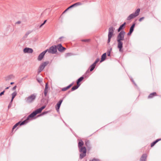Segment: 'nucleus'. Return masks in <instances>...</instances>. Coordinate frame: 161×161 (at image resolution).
Segmentation results:
<instances>
[{"label":"nucleus","instance_id":"nucleus-1","mask_svg":"<svg viewBox=\"0 0 161 161\" xmlns=\"http://www.w3.org/2000/svg\"><path fill=\"white\" fill-rule=\"evenodd\" d=\"M125 34L124 31H121L118 34L117 38V47L119 49L120 52H122L123 42L122 41L124 40V36Z\"/></svg>","mask_w":161,"mask_h":161},{"label":"nucleus","instance_id":"nucleus-2","mask_svg":"<svg viewBox=\"0 0 161 161\" xmlns=\"http://www.w3.org/2000/svg\"><path fill=\"white\" fill-rule=\"evenodd\" d=\"M79 149V152L81 153L80 154V159H81L86 156V149L85 147H81Z\"/></svg>","mask_w":161,"mask_h":161},{"label":"nucleus","instance_id":"nucleus-3","mask_svg":"<svg viewBox=\"0 0 161 161\" xmlns=\"http://www.w3.org/2000/svg\"><path fill=\"white\" fill-rule=\"evenodd\" d=\"M140 9L139 8L137 9L134 13L130 15L127 18V20H130V19L134 18L138 16L140 12Z\"/></svg>","mask_w":161,"mask_h":161},{"label":"nucleus","instance_id":"nucleus-4","mask_svg":"<svg viewBox=\"0 0 161 161\" xmlns=\"http://www.w3.org/2000/svg\"><path fill=\"white\" fill-rule=\"evenodd\" d=\"M46 53L48 52V53L52 54H55L57 52L56 46H53L50 47L48 49L45 50Z\"/></svg>","mask_w":161,"mask_h":161},{"label":"nucleus","instance_id":"nucleus-5","mask_svg":"<svg viewBox=\"0 0 161 161\" xmlns=\"http://www.w3.org/2000/svg\"><path fill=\"white\" fill-rule=\"evenodd\" d=\"M49 63V62L48 61L42 63L39 68L38 69V72L40 73L44 69L45 67Z\"/></svg>","mask_w":161,"mask_h":161},{"label":"nucleus","instance_id":"nucleus-6","mask_svg":"<svg viewBox=\"0 0 161 161\" xmlns=\"http://www.w3.org/2000/svg\"><path fill=\"white\" fill-rule=\"evenodd\" d=\"M56 46V49L60 52H63L66 50V48L62 46L61 44H59Z\"/></svg>","mask_w":161,"mask_h":161},{"label":"nucleus","instance_id":"nucleus-7","mask_svg":"<svg viewBox=\"0 0 161 161\" xmlns=\"http://www.w3.org/2000/svg\"><path fill=\"white\" fill-rule=\"evenodd\" d=\"M63 101H58L56 105L55 106V108L57 112L59 113V108Z\"/></svg>","mask_w":161,"mask_h":161},{"label":"nucleus","instance_id":"nucleus-8","mask_svg":"<svg viewBox=\"0 0 161 161\" xmlns=\"http://www.w3.org/2000/svg\"><path fill=\"white\" fill-rule=\"evenodd\" d=\"M46 53V52L45 51L40 54L38 58V60L39 61L41 60L43 58V57Z\"/></svg>","mask_w":161,"mask_h":161},{"label":"nucleus","instance_id":"nucleus-9","mask_svg":"<svg viewBox=\"0 0 161 161\" xmlns=\"http://www.w3.org/2000/svg\"><path fill=\"white\" fill-rule=\"evenodd\" d=\"M147 155L145 153L143 154L140 159V161H146L147 160Z\"/></svg>","mask_w":161,"mask_h":161},{"label":"nucleus","instance_id":"nucleus-10","mask_svg":"<svg viewBox=\"0 0 161 161\" xmlns=\"http://www.w3.org/2000/svg\"><path fill=\"white\" fill-rule=\"evenodd\" d=\"M33 50L31 48H25L24 49V52L25 53H31L33 52Z\"/></svg>","mask_w":161,"mask_h":161},{"label":"nucleus","instance_id":"nucleus-11","mask_svg":"<svg viewBox=\"0 0 161 161\" xmlns=\"http://www.w3.org/2000/svg\"><path fill=\"white\" fill-rule=\"evenodd\" d=\"M29 119H28V118H27V119L25 120H24L23 121H19V125L20 126H21L22 125H26L29 122Z\"/></svg>","mask_w":161,"mask_h":161},{"label":"nucleus","instance_id":"nucleus-12","mask_svg":"<svg viewBox=\"0 0 161 161\" xmlns=\"http://www.w3.org/2000/svg\"><path fill=\"white\" fill-rule=\"evenodd\" d=\"M36 97V95L35 94H33L30 96L28 98V99L29 101H32L35 99Z\"/></svg>","mask_w":161,"mask_h":161},{"label":"nucleus","instance_id":"nucleus-13","mask_svg":"<svg viewBox=\"0 0 161 161\" xmlns=\"http://www.w3.org/2000/svg\"><path fill=\"white\" fill-rule=\"evenodd\" d=\"M36 115V113L34 111L33 112H32L31 114L29 115L28 116L27 118L28 119H29L30 118H32L35 117Z\"/></svg>","mask_w":161,"mask_h":161},{"label":"nucleus","instance_id":"nucleus-14","mask_svg":"<svg viewBox=\"0 0 161 161\" xmlns=\"http://www.w3.org/2000/svg\"><path fill=\"white\" fill-rule=\"evenodd\" d=\"M85 145L89 149L91 148L90 142L89 140H86L85 141Z\"/></svg>","mask_w":161,"mask_h":161},{"label":"nucleus","instance_id":"nucleus-15","mask_svg":"<svg viewBox=\"0 0 161 161\" xmlns=\"http://www.w3.org/2000/svg\"><path fill=\"white\" fill-rule=\"evenodd\" d=\"M160 140H161L160 138L156 139L151 143V147H153L157 142Z\"/></svg>","mask_w":161,"mask_h":161},{"label":"nucleus","instance_id":"nucleus-16","mask_svg":"<svg viewBox=\"0 0 161 161\" xmlns=\"http://www.w3.org/2000/svg\"><path fill=\"white\" fill-rule=\"evenodd\" d=\"M83 144V142L82 140H80L78 143V147L79 149L81 147H83L82 146Z\"/></svg>","mask_w":161,"mask_h":161},{"label":"nucleus","instance_id":"nucleus-17","mask_svg":"<svg viewBox=\"0 0 161 161\" xmlns=\"http://www.w3.org/2000/svg\"><path fill=\"white\" fill-rule=\"evenodd\" d=\"M157 95V93L155 92L151 93L148 96V97L150 98H152L154 97Z\"/></svg>","mask_w":161,"mask_h":161},{"label":"nucleus","instance_id":"nucleus-18","mask_svg":"<svg viewBox=\"0 0 161 161\" xmlns=\"http://www.w3.org/2000/svg\"><path fill=\"white\" fill-rule=\"evenodd\" d=\"M125 24L126 23L125 22L122 25L120 26L118 29V32H119L121 30H122L124 28Z\"/></svg>","mask_w":161,"mask_h":161},{"label":"nucleus","instance_id":"nucleus-19","mask_svg":"<svg viewBox=\"0 0 161 161\" xmlns=\"http://www.w3.org/2000/svg\"><path fill=\"white\" fill-rule=\"evenodd\" d=\"M83 79L84 77H81L79 78L77 81V85L80 86V84H79V83Z\"/></svg>","mask_w":161,"mask_h":161},{"label":"nucleus","instance_id":"nucleus-20","mask_svg":"<svg viewBox=\"0 0 161 161\" xmlns=\"http://www.w3.org/2000/svg\"><path fill=\"white\" fill-rule=\"evenodd\" d=\"M113 33H108V43H109L110 42L111 39L113 36Z\"/></svg>","mask_w":161,"mask_h":161},{"label":"nucleus","instance_id":"nucleus-21","mask_svg":"<svg viewBox=\"0 0 161 161\" xmlns=\"http://www.w3.org/2000/svg\"><path fill=\"white\" fill-rule=\"evenodd\" d=\"M106 58V53H104V54H103L102 55V56L101 59L100 61V62H101L103 61H104L105 60Z\"/></svg>","mask_w":161,"mask_h":161},{"label":"nucleus","instance_id":"nucleus-22","mask_svg":"<svg viewBox=\"0 0 161 161\" xmlns=\"http://www.w3.org/2000/svg\"><path fill=\"white\" fill-rule=\"evenodd\" d=\"M72 86V84H71L66 87L63 88L62 89V91H66L69 89Z\"/></svg>","mask_w":161,"mask_h":161},{"label":"nucleus","instance_id":"nucleus-23","mask_svg":"<svg viewBox=\"0 0 161 161\" xmlns=\"http://www.w3.org/2000/svg\"><path fill=\"white\" fill-rule=\"evenodd\" d=\"M17 93L16 92H14L12 94V99L11 101H13L14 97L17 95Z\"/></svg>","mask_w":161,"mask_h":161},{"label":"nucleus","instance_id":"nucleus-24","mask_svg":"<svg viewBox=\"0 0 161 161\" xmlns=\"http://www.w3.org/2000/svg\"><path fill=\"white\" fill-rule=\"evenodd\" d=\"M114 32V29L113 27H111L109 28L108 29V33H113Z\"/></svg>","mask_w":161,"mask_h":161},{"label":"nucleus","instance_id":"nucleus-25","mask_svg":"<svg viewBox=\"0 0 161 161\" xmlns=\"http://www.w3.org/2000/svg\"><path fill=\"white\" fill-rule=\"evenodd\" d=\"M49 112H50L49 111H44L43 112H42L41 114H40L39 115H38V116H41L42 115H45V114H47L48 113H49Z\"/></svg>","mask_w":161,"mask_h":161},{"label":"nucleus","instance_id":"nucleus-26","mask_svg":"<svg viewBox=\"0 0 161 161\" xmlns=\"http://www.w3.org/2000/svg\"><path fill=\"white\" fill-rule=\"evenodd\" d=\"M19 125V122L15 124L13 127V128L12 129V131H13L14 130V129H15Z\"/></svg>","mask_w":161,"mask_h":161},{"label":"nucleus","instance_id":"nucleus-27","mask_svg":"<svg viewBox=\"0 0 161 161\" xmlns=\"http://www.w3.org/2000/svg\"><path fill=\"white\" fill-rule=\"evenodd\" d=\"M135 24H133L131 26V27L130 28V32H132L133 31V30H134V28L135 26Z\"/></svg>","mask_w":161,"mask_h":161},{"label":"nucleus","instance_id":"nucleus-28","mask_svg":"<svg viewBox=\"0 0 161 161\" xmlns=\"http://www.w3.org/2000/svg\"><path fill=\"white\" fill-rule=\"evenodd\" d=\"M34 111L36 113V115L38 114L41 113L42 111L40 108L37 109Z\"/></svg>","mask_w":161,"mask_h":161},{"label":"nucleus","instance_id":"nucleus-29","mask_svg":"<svg viewBox=\"0 0 161 161\" xmlns=\"http://www.w3.org/2000/svg\"><path fill=\"white\" fill-rule=\"evenodd\" d=\"M73 5H74V7H76L77 6L81 5H82V3L80 2H78L74 3L73 4Z\"/></svg>","mask_w":161,"mask_h":161},{"label":"nucleus","instance_id":"nucleus-30","mask_svg":"<svg viewBox=\"0 0 161 161\" xmlns=\"http://www.w3.org/2000/svg\"><path fill=\"white\" fill-rule=\"evenodd\" d=\"M95 66L96 65L93 64L90 67V71H92L95 68Z\"/></svg>","mask_w":161,"mask_h":161},{"label":"nucleus","instance_id":"nucleus-31","mask_svg":"<svg viewBox=\"0 0 161 161\" xmlns=\"http://www.w3.org/2000/svg\"><path fill=\"white\" fill-rule=\"evenodd\" d=\"M79 86L77 85L76 86H74L71 88L72 91H73L75 90V89H77V88H78Z\"/></svg>","mask_w":161,"mask_h":161},{"label":"nucleus","instance_id":"nucleus-32","mask_svg":"<svg viewBox=\"0 0 161 161\" xmlns=\"http://www.w3.org/2000/svg\"><path fill=\"white\" fill-rule=\"evenodd\" d=\"M81 41L86 42H89L90 41V39H82L81 40Z\"/></svg>","mask_w":161,"mask_h":161},{"label":"nucleus","instance_id":"nucleus-33","mask_svg":"<svg viewBox=\"0 0 161 161\" xmlns=\"http://www.w3.org/2000/svg\"><path fill=\"white\" fill-rule=\"evenodd\" d=\"M48 92V89H45L44 94L45 96H46Z\"/></svg>","mask_w":161,"mask_h":161},{"label":"nucleus","instance_id":"nucleus-34","mask_svg":"<svg viewBox=\"0 0 161 161\" xmlns=\"http://www.w3.org/2000/svg\"><path fill=\"white\" fill-rule=\"evenodd\" d=\"M99 61V59L98 58L94 62L93 64H94L95 65H96V64Z\"/></svg>","mask_w":161,"mask_h":161},{"label":"nucleus","instance_id":"nucleus-35","mask_svg":"<svg viewBox=\"0 0 161 161\" xmlns=\"http://www.w3.org/2000/svg\"><path fill=\"white\" fill-rule=\"evenodd\" d=\"M46 107V105H43L42 107L41 108H39L42 111L43 109H44Z\"/></svg>","mask_w":161,"mask_h":161},{"label":"nucleus","instance_id":"nucleus-36","mask_svg":"<svg viewBox=\"0 0 161 161\" xmlns=\"http://www.w3.org/2000/svg\"><path fill=\"white\" fill-rule=\"evenodd\" d=\"M12 102L13 101H10V103H9L8 106V108H10L11 107V106H12Z\"/></svg>","mask_w":161,"mask_h":161},{"label":"nucleus","instance_id":"nucleus-37","mask_svg":"<svg viewBox=\"0 0 161 161\" xmlns=\"http://www.w3.org/2000/svg\"><path fill=\"white\" fill-rule=\"evenodd\" d=\"M91 161H100V160L98 159L94 158Z\"/></svg>","mask_w":161,"mask_h":161},{"label":"nucleus","instance_id":"nucleus-38","mask_svg":"<svg viewBox=\"0 0 161 161\" xmlns=\"http://www.w3.org/2000/svg\"><path fill=\"white\" fill-rule=\"evenodd\" d=\"M73 7H74V5L73 4L71 5V6H70L69 7L67 8V10H69V9L71 8H72Z\"/></svg>","mask_w":161,"mask_h":161},{"label":"nucleus","instance_id":"nucleus-39","mask_svg":"<svg viewBox=\"0 0 161 161\" xmlns=\"http://www.w3.org/2000/svg\"><path fill=\"white\" fill-rule=\"evenodd\" d=\"M144 19V17H142L141 18H140L139 20L140 22H141L142 21V20H143Z\"/></svg>","mask_w":161,"mask_h":161},{"label":"nucleus","instance_id":"nucleus-40","mask_svg":"<svg viewBox=\"0 0 161 161\" xmlns=\"http://www.w3.org/2000/svg\"><path fill=\"white\" fill-rule=\"evenodd\" d=\"M48 89V83H46V84L45 87V89Z\"/></svg>","mask_w":161,"mask_h":161},{"label":"nucleus","instance_id":"nucleus-41","mask_svg":"<svg viewBox=\"0 0 161 161\" xmlns=\"http://www.w3.org/2000/svg\"><path fill=\"white\" fill-rule=\"evenodd\" d=\"M5 92V91H3V92H1L0 93V96H2V95L4 94V93Z\"/></svg>","mask_w":161,"mask_h":161},{"label":"nucleus","instance_id":"nucleus-42","mask_svg":"<svg viewBox=\"0 0 161 161\" xmlns=\"http://www.w3.org/2000/svg\"><path fill=\"white\" fill-rule=\"evenodd\" d=\"M16 86H14V87H13V90H15V89H16Z\"/></svg>","mask_w":161,"mask_h":161},{"label":"nucleus","instance_id":"nucleus-43","mask_svg":"<svg viewBox=\"0 0 161 161\" xmlns=\"http://www.w3.org/2000/svg\"><path fill=\"white\" fill-rule=\"evenodd\" d=\"M108 56H110V52L109 51L108 53Z\"/></svg>","mask_w":161,"mask_h":161},{"label":"nucleus","instance_id":"nucleus-44","mask_svg":"<svg viewBox=\"0 0 161 161\" xmlns=\"http://www.w3.org/2000/svg\"><path fill=\"white\" fill-rule=\"evenodd\" d=\"M132 32H130V31L128 33V35H130L131 33H132Z\"/></svg>","mask_w":161,"mask_h":161},{"label":"nucleus","instance_id":"nucleus-45","mask_svg":"<svg viewBox=\"0 0 161 161\" xmlns=\"http://www.w3.org/2000/svg\"><path fill=\"white\" fill-rule=\"evenodd\" d=\"M44 25V23H42V24H41L40 26V28L41 27Z\"/></svg>","mask_w":161,"mask_h":161},{"label":"nucleus","instance_id":"nucleus-46","mask_svg":"<svg viewBox=\"0 0 161 161\" xmlns=\"http://www.w3.org/2000/svg\"><path fill=\"white\" fill-rule=\"evenodd\" d=\"M46 21H47V20H45L44 21V22L43 23H44V24L46 23Z\"/></svg>","mask_w":161,"mask_h":161},{"label":"nucleus","instance_id":"nucleus-47","mask_svg":"<svg viewBox=\"0 0 161 161\" xmlns=\"http://www.w3.org/2000/svg\"><path fill=\"white\" fill-rule=\"evenodd\" d=\"M67 10V8L64 11V13L66 12V11H67V10Z\"/></svg>","mask_w":161,"mask_h":161},{"label":"nucleus","instance_id":"nucleus-48","mask_svg":"<svg viewBox=\"0 0 161 161\" xmlns=\"http://www.w3.org/2000/svg\"><path fill=\"white\" fill-rule=\"evenodd\" d=\"M14 84V82H12L10 83V84H11V85H12Z\"/></svg>","mask_w":161,"mask_h":161},{"label":"nucleus","instance_id":"nucleus-49","mask_svg":"<svg viewBox=\"0 0 161 161\" xmlns=\"http://www.w3.org/2000/svg\"><path fill=\"white\" fill-rule=\"evenodd\" d=\"M63 122L65 123V125L66 126H67V125H66V123H65L64 121L63 120Z\"/></svg>","mask_w":161,"mask_h":161},{"label":"nucleus","instance_id":"nucleus-50","mask_svg":"<svg viewBox=\"0 0 161 161\" xmlns=\"http://www.w3.org/2000/svg\"><path fill=\"white\" fill-rule=\"evenodd\" d=\"M8 88H9V87H7V88H6V89H8Z\"/></svg>","mask_w":161,"mask_h":161},{"label":"nucleus","instance_id":"nucleus-51","mask_svg":"<svg viewBox=\"0 0 161 161\" xmlns=\"http://www.w3.org/2000/svg\"><path fill=\"white\" fill-rule=\"evenodd\" d=\"M89 72V70H87L86 72V73H88Z\"/></svg>","mask_w":161,"mask_h":161},{"label":"nucleus","instance_id":"nucleus-52","mask_svg":"<svg viewBox=\"0 0 161 161\" xmlns=\"http://www.w3.org/2000/svg\"><path fill=\"white\" fill-rule=\"evenodd\" d=\"M29 102H31L32 101H29Z\"/></svg>","mask_w":161,"mask_h":161}]
</instances>
